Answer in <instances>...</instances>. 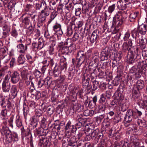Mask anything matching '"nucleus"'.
I'll return each mask as SVG.
<instances>
[{"label": "nucleus", "mask_w": 147, "mask_h": 147, "mask_svg": "<svg viewBox=\"0 0 147 147\" xmlns=\"http://www.w3.org/2000/svg\"><path fill=\"white\" fill-rule=\"evenodd\" d=\"M46 3L44 0H41L39 3H36L35 4V8L36 10H40L41 8L42 7H44L46 5Z\"/></svg>", "instance_id": "ea45409f"}, {"label": "nucleus", "mask_w": 147, "mask_h": 147, "mask_svg": "<svg viewBox=\"0 0 147 147\" xmlns=\"http://www.w3.org/2000/svg\"><path fill=\"white\" fill-rule=\"evenodd\" d=\"M3 43L2 42L0 41V55H1L3 57H0L1 58L3 59L7 55L8 49L6 47H2Z\"/></svg>", "instance_id": "b1692460"}, {"label": "nucleus", "mask_w": 147, "mask_h": 147, "mask_svg": "<svg viewBox=\"0 0 147 147\" xmlns=\"http://www.w3.org/2000/svg\"><path fill=\"white\" fill-rule=\"evenodd\" d=\"M11 95L13 96V98L16 97L18 92V90L16 85H13L10 89Z\"/></svg>", "instance_id": "79ce46f5"}, {"label": "nucleus", "mask_w": 147, "mask_h": 147, "mask_svg": "<svg viewBox=\"0 0 147 147\" xmlns=\"http://www.w3.org/2000/svg\"><path fill=\"white\" fill-rule=\"evenodd\" d=\"M3 108L4 109L1 111L0 115L1 117L4 119L7 116V112L8 111L7 110V109H6L5 108Z\"/></svg>", "instance_id": "69168bd1"}, {"label": "nucleus", "mask_w": 147, "mask_h": 147, "mask_svg": "<svg viewBox=\"0 0 147 147\" xmlns=\"http://www.w3.org/2000/svg\"><path fill=\"white\" fill-rule=\"evenodd\" d=\"M26 57L27 61L29 64H31L34 61V58L29 53H27L26 54Z\"/></svg>", "instance_id": "864d4df0"}, {"label": "nucleus", "mask_w": 147, "mask_h": 147, "mask_svg": "<svg viewBox=\"0 0 147 147\" xmlns=\"http://www.w3.org/2000/svg\"><path fill=\"white\" fill-rule=\"evenodd\" d=\"M70 91V96L73 98L74 100H72L71 101H74V102H76L77 99V94L76 91H75L74 90L69 89Z\"/></svg>", "instance_id": "de8ad7c7"}, {"label": "nucleus", "mask_w": 147, "mask_h": 147, "mask_svg": "<svg viewBox=\"0 0 147 147\" xmlns=\"http://www.w3.org/2000/svg\"><path fill=\"white\" fill-rule=\"evenodd\" d=\"M47 119V117L45 116V117H43L39 119V122L40 124L39 126L45 129H48L49 127L51 128L53 125L52 124L50 125V123L48 124Z\"/></svg>", "instance_id": "f8f14e48"}, {"label": "nucleus", "mask_w": 147, "mask_h": 147, "mask_svg": "<svg viewBox=\"0 0 147 147\" xmlns=\"http://www.w3.org/2000/svg\"><path fill=\"white\" fill-rule=\"evenodd\" d=\"M54 110L53 107L51 105H49L48 106H45L43 109L45 111H47V113L49 115H51L53 113Z\"/></svg>", "instance_id": "58836bf2"}, {"label": "nucleus", "mask_w": 147, "mask_h": 147, "mask_svg": "<svg viewBox=\"0 0 147 147\" xmlns=\"http://www.w3.org/2000/svg\"><path fill=\"white\" fill-rule=\"evenodd\" d=\"M144 83V81L143 80H138L136 83V86L134 88L141 91L145 87Z\"/></svg>", "instance_id": "393cba45"}, {"label": "nucleus", "mask_w": 147, "mask_h": 147, "mask_svg": "<svg viewBox=\"0 0 147 147\" xmlns=\"http://www.w3.org/2000/svg\"><path fill=\"white\" fill-rule=\"evenodd\" d=\"M28 16H26L22 18V22L24 28H28L32 26V23Z\"/></svg>", "instance_id": "bb28decb"}, {"label": "nucleus", "mask_w": 147, "mask_h": 147, "mask_svg": "<svg viewBox=\"0 0 147 147\" xmlns=\"http://www.w3.org/2000/svg\"><path fill=\"white\" fill-rule=\"evenodd\" d=\"M107 119L111 120L112 119L113 117H114L115 115V114L114 112L113 111H110L107 114Z\"/></svg>", "instance_id": "e2e57ef3"}, {"label": "nucleus", "mask_w": 147, "mask_h": 147, "mask_svg": "<svg viewBox=\"0 0 147 147\" xmlns=\"http://www.w3.org/2000/svg\"><path fill=\"white\" fill-rule=\"evenodd\" d=\"M122 49L124 52L127 51L128 52H130V51H132V50L134 51L135 50V51L139 50L138 48L136 46H133L132 48H131L127 45V43L126 44L124 43H123V45Z\"/></svg>", "instance_id": "7c9ffc66"}, {"label": "nucleus", "mask_w": 147, "mask_h": 147, "mask_svg": "<svg viewBox=\"0 0 147 147\" xmlns=\"http://www.w3.org/2000/svg\"><path fill=\"white\" fill-rule=\"evenodd\" d=\"M39 119L36 117H32L30 119L29 126L31 127V130L36 128L38 125Z\"/></svg>", "instance_id": "4be33fe9"}, {"label": "nucleus", "mask_w": 147, "mask_h": 147, "mask_svg": "<svg viewBox=\"0 0 147 147\" xmlns=\"http://www.w3.org/2000/svg\"><path fill=\"white\" fill-rule=\"evenodd\" d=\"M32 73L36 78H40L42 75V73L36 69L33 71Z\"/></svg>", "instance_id": "0e129e2a"}, {"label": "nucleus", "mask_w": 147, "mask_h": 147, "mask_svg": "<svg viewBox=\"0 0 147 147\" xmlns=\"http://www.w3.org/2000/svg\"><path fill=\"white\" fill-rule=\"evenodd\" d=\"M57 14L58 12L56 11H54L51 13L50 16V18L48 22V24H50L52 22L57 16Z\"/></svg>", "instance_id": "603ef678"}, {"label": "nucleus", "mask_w": 147, "mask_h": 147, "mask_svg": "<svg viewBox=\"0 0 147 147\" xmlns=\"http://www.w3.org/2000/svg\"><path fill=\"white\" fill-rule=\"evenodd\" d=\"M73 25V24L71 22H70L69 25L68 26H67V35L68 36H70L73 33V31L72 28V26Z\"/></svg>", "instance_id": "8fccbe9b"}, {"label": "nucleus", "mask_w": 147, "mask_h": 147, "mask_svg": "<svg viewBox=\"0 0 147 147\" xmlns=\"http://www.w3.org/2000/svg\"><path fill=\"white\" fill-rule=\"evenodd\" d=\"M87 132L89 133L88 134H87L85 136H84V139L85 141H90L91 139H94L95 134L97 133V131H93V130L88 127L86 130Z\"/></svg>", "instance_id": "dca6fc26"}, {"label": "nucleus", "mask_w": 147, "mask_h": 147, "mask_svg": "<svg viewBox=\"0 0 147 147\" xmlns=\"http://www.w3.org/2000/svg\"><path fill=\"white\" fill-rule=\"evenodd\" d=\"M58 78L56 80V83L58 88L61 87L63 85V83L65 82V76L61 75L59 76Z\"/></svg>", "instance_id": "cd10ccee"}, {"label": "nucleus", "mask_w": 147, "mask_h": 147, "mask_svg": "<svg viewBox=\"0 0 147 147\" xmlns=\"http://www.w3.org/2000/svg\"><path fill=\"white\" fill-rule=\"evenodd\" d=\"M20 74L17 71L11 73L10 75L11 81L13 84L17 83L20 79Z\"/></svg>", "instance_id": "f3484780"}, {"label": "nucleus", "mask_w": 147, "mask_h": 147, "mask_svg": "<svg viewBox=\"0 0 147 147\" xmlns=\"http://www.w3.org/2000/svg\"><path fill=\"white\" fill-rule=\"evenodd\" d=\"M127 80H125V83L126 85L129 86H131V82H132L135 79L137 80L140 78L141 77V73L138 71L135 74L129 75H127Z\"/></svg>", "instance_id": "9b49d317"}, {"label": "nucleus", "mask_w": 147, "mask_h": 147, "mask_svg": "<svg viewBox=\"0 0 147 147\" xmlns=\"http://www.w3.org/2000/svg\"><path fill=\"white\" fill-rule=\"evenodd\" d=\"M131 141L130 147H140V142L138 139L135 136H131L130 138Z\"/></svg>", "instance_id": "412c9836"}, {"label": "nucleus", "mask_w": 147, "mask_h": 147, "mask_svg": "<svg viewBox=\"0 0 147 147\" xmlns=\"http://www.w3.org/2000/svg\"><path fill=\"white\" fill-rule=\"evenodd\" d=\"M11 34L12 37L16 38L18 36V32L15 27H13L11 32Z\"/></svg>", "instance_id": "3c124183"}, {"label": "nucleus", "mask_w": 147, "mask_h": 147, "mask_svg": "<svg viewBox=\"0 0 147 147\" xmlns=\"http://www.w3.org/2000/svg\"><path fill=\"white\" fill-rule=\"evenodd\" d=\"M112 93L110 90L107 91L105 93H103L100 95L98 100L99 105L98 109L96 110L97 113H105L106 109L109 106L108 100L111 98Z\"/></svg>", "instance_id": "7ed1b4c3"}, {"label": "nucleus", "mask_w": 147, "mask_h": 147, "mask_svg": "<svg viewBox=\"0 0 147 147\" xmlns=\"http://www.w3.org/2000/svg\"><path fill=\"white\" fill-rule=\"evenodd\" d=\"M46 18L45 16H40L38 17V19L37 26L38 28H40L41 26H44L45 24V22Z\"/></svg>", "instance_id": "72a5a7b5"}, {"label": "nucleus", "mask_w": 147, "mask_h": 147, "mask_svg": "<svg viewBox=\"0 0 147 147\" xmlns=\"http://www.w3.org/2000/svg\"><path fill=\"white\" fill-rule=\"evenodd\" d=\"M25 58L24 56V55L21 54L18 57V62L19 64H23L25 62Z\"/></svg>", "instance_id": "338daca9"}, {"label": "nucleus", "mask_w": 147, "mask_h": 147, "mask_svg": "<svg viewBox=\"0 0 147 147\" xmlns=\"http://www.w3.org/2000/svg\"><path fill=\"white\" fill-rule=\"evenodd\" d=\"M45 80L46 88H48L49 86H50V84H51V82L52 80L50 77H47Z\"/></svg>", "instance_id": "774afa93"}, {"label": "nucleus", "mask_w": 147, "mask_h": 147, "mask_svg": "<svg viewBox=\"0 0 147 147\" xmlns=\"http://www.w3.org/2000/svg\"><path fill=\"white\" fill-rule=\"evenodd\" d=\"M15 123L17 127L20 129H22L24 127L22 123V120L19 115H17L16 118Z\"/></svg>", "instance_id": "a19ab883"}, {"label": "nucleus", "mask_w": 147, "mask_h": 147, "mask_svg": "<svg viewBox=\"0 0 147 147\" xmlns=\"http://www.w3.org/2000/svg\"><path fill=\"white\" fill-rule=\"evenodd\" d=\"M67 141L68 142L67 145L70 146H74L77 143L75 136L73 135L71 136L69 138L68 137Z\"/></svg>", "instance_id": "c85d7f7f"}, {"label": "nucleus", "mask_w": 147, "mask_h": 147, "mask_svg": "<svg viewBox=\"0 0 147 147\" xmlns=\"http://www.w3.org/2000/svg\"><path fill=\"white\" fill-rule=\"evenodd\" d=\"M35 114L34 115L32 116V117H36L38 119H39L40 118L43 117L42 116V114L41 112V111L40 110L36 109L35 110Z\"/></svg>", "instance_id": "680f3d73"}, {"label": "nucleus", "mask_w": 147, "mask_h": 147, "mask_svg": "<svg viewBox=\"0 0 147 147\" xmlns=\"http://www.w3.org/2000/svg\"><path fill=\"white\" fill-rule=\"evenodd\" d=\"M139 46L141 49H145L146 47V43L144 42L143 38L139 39Z\"/></svg>", "instance_id": "6e6d98bb"}, {"label": "nucleus", "mask_w": 147, "mask_h": 147, "mask_svg": "<svg viewBox=\"0 0 147 147\" xmlns=\"http://www.w3.org/2000/svg\"><path fill=\"white\" fill-rule=\"evenodd\" d=\"M11 88L10 83L2 82V89L3 92L8 93Z\"/></svg>", "instance_id": "c9c22d12"}, {"label": "nucleus", "mask_w": 147, "mask_h": 147, "mask_svg": "<svg viewBox=\"0 0 147 147\" xmlns=\"http://www.w3.org/2000/svg\"><path fill=\"white\" fill-rule=\"evenodd\" d=\"M120 6L118 5L117 7L120 10L122 11H118V13L114 16L113 17L112 24V26L114 28V29L118 30L119 28L121 27L125 21V18L124 17V14H127L123 10H125L127 7V5L128 4L123 3L120 2Z\"/></svg>", "instance_id": "f257e3e1"}, {"label": "nucleus", "mask_w": 147, "mask_h": 147, "mask_svg": "<svg viewBox=\"0 0 147 147\" xmlns=\"http://www.w3.org/2000/svg\"><path fill=\"white\" fill-rule=\"evenodd\" d=\"M82 77V84L83 86H86L88 89H91L92 86L90 84V78L88 76L83 75L81 76Z\"/></svg>", "instance_id": "2eb2a0df"}, {"label": "nucleus", "mask_w": 147, "mask_h": 147, "mask_svg": "<svg viewBox=\"0 0 147 147\" xmlns=\"http://www.w3.org/2000/svg\"><path fill=\"white\" fill-rule=\"evenodd\" d=\"M21 130L22 137H25L28 140L32 138L31 131L29 128H27L25 129L24 127H22Z\"/></svg>", "instance_id": "a211bd4d"}, {"label": "nucleus", "mask_w": 147, "mask_h": 147, "mask_svg": "<svg viewBox=\"0 0 147 147\" xmlns=\"http://www.w3.org/2000/svg\"><path fill=\"white\" fill-rule=\"evenodd\" d=\"M87 119L86 118L84 117V116L82 114L78 115L76 118V121L78 122L84 126H85L86 129L88 127H87L88 125H85L86 123V122Z\"/></svg>", "instance_id": "5701e85b"}, {"label": "nucleus", "mask_w": 147, "mask_h": 147, "mask_svg": "<svg viewBox=\"0 0 147 147\" xmlns=\"http://www.w3.org/2000/svg\"><path fill=\"white\" fill-rule=\"evenodd\" d=\"M80 2L82 6V12L83 13H86L89 11V5L86 2V0H81Z\"/></svg>", "instance_id": "473e14b6"}, {"label": "nucleus", "mask_w": 147, "mask_h": 147, "mask_svg": "<svg viewBox=\"0 0 147 147\" xmlns=\"http://www.w3.org/2000/svg\"><path fill=\"white\" fill-rule=\"evenodd\" d=\"M95 64L91 60L89 63L88 68L90 73L92 74H94L96 72V65L94 67V65Z\"/></svg>", "instance_id": "e433bc0d"}, {"label": "nucleus", "mask_w": 147, "mask_h": 147, "mask_svg": "<svg viewBox=\"0 0 147 147\" xmlns=\"http://www.w3.org/2000/svg\"><path fill=\"white\" fill-rule=\"evenodd\" d=\"M56 3L54 1H51L49 2L48 7L50 10H53L56 8Z\"/></svg>", "instance_id": "052dcab7"}, {"label": "nucleus", "mask_w": 147, "mask_h": 147, "mask_svg": "<svg viewBox=\"0 0 147 147\" xmlns=\"http://www.w3.org/2000/svg\"><path fill=\"white\" fill-rule=\"evenodd\" d=\"M7 101L6 100L5 98L1 96L0 97V106L2 108H6V105L5 104H6Z\"/></svg>", "instance_id": "13d9d810"}, {"label": "nucleus", "mask_w": 147, "mask_h": 147, "mask_svg": "<svg viewBox=\"0 0 147 147\" xmlns=\"http://www.w3.org/2000/svg\"><path fill=\"white\" fill-rule=\"evenodd\" d=\"M123 54L121 51H119L116 53H112L110 54L109 58L112 60L119 61L123 56Z\"/></svg>", "instance_id": "6ab92c4d"}, {"label": "nucleus", "mask_w": 147, "mask_h": 147, "mask_svg": "<svg viewBox=\"0 0 147 147\" xmlns=\"http://www.w3.org/2000/svg\"><path fill=\"white\" fill-rule=\"evenodd\" d=\"M71 104L73 105V109L74 111H76L79 110L81 107V105L80 104L76 103L75 102H74V101H71Z\"/></svg>", "instance_id": "5fc2aeb1"}, {"label": "nucleus", "mask_w": 147, "mask_h": 147, "mask_svg": "<svg viewBox=\"0 0 147 147\" xmlns=\"http://www.w3.org/2000/svg\"><path fill=\"white\" fill-rule=\"evenodd\" d=\"M43 136L48 135L46 137H39V142L38 147H49L51 144V138L54 139L56 137V135L53 132L43 129Z\"/></svg>", "instance_id": "20e7f679"}, {"label": "nucleus", "mask_w": 147, "mask_h": 147, "mask_svg": "<svg viewBox=\"0 0 147 147\" xmlns=\"http://www.w3.org/2000/svg\"><path fill=\"white\" fill-rule=\"evenodd\" d=\"M140 91H139L138 90L134 88L132 90V95L131 98L132 101L137 103L141 100V98L140 96Z\"/></svg>", "instance_id": "4468645a"}, {"label": "nucleus", "mask_w": 147, "mask_h": 147, "mask_svg": "<svg viewBox=\"0 0 147 147\" xmlns=\"http://www.w3.org/2000/svg\"><path fill=\"white\" fill-rule=\"evenodd\" d=\"M147 63V59L146 61H142L140 62V60L138 62V65L140 66L138 68V71L140 73H142L143 71L145 69H147L146 67H147L146 63Z\"/></svg>", "instance_id": "a878e982"}, {"label": "nucleus", "mask_w": 147, "mask_h": 147, "mask_svg": "<svg viewBox=\"0 0 147 147\" xmlns=\"http://www.w3.org/2000/svg\"><path fill=\"white\" fill-rule=\"evenodd\" d=\"M138 12H136L131 13L129 16V20L131 22H134L136 19V18L138 16Z\"/></svg>", "instance_id": "c03bdc74"}, {"label": "nucleus", "mask_w": 147, "mask_h": 147, "mask_svg": "<svg viewBox=\"0 0 147 147\" xmlns=\"http://www.w3.org/2000/svg\"><path fill=\"white\" fill-rule=\"evenodd\" d=\"M45 46L42 39L39 38L38 40V42L34 41L32 44L31 49L32 50L35 52L38 50L41 49Z\"/></svg>", "instance_id": "1a4fd4ad"}, {"label": "nucleus", "mask_w": 147, "mask_h": 147, "mask_svg": "<svg viewBox=\"0 0 147 147\" xmlns=\"http://www.w3.org/2000/svg\"><path fill=\"white\" fill-rule=\"evenodd\" d=\"M97 131V133L96 134H95V136L94 137V139L95 138H97V139H98V141H99V142L102 143V142H104V140L103 139H102L103 137L101 135H100L98 134V132H99V130L98 129H96L94 130H93V131ZM102 144V143H101Z\"/></svg>", "instance_id": "37998d69"}, {"label": "nucleus", "mask_w": 147, "mask_h": 147, "mask_svg": "<svg viewBox=\"0 0 147 147\" xmlns=\"http://www.w3.org/2000/svg\"><path fill=\"white\" fill-rule=\"evenodd\" d=\"M123 87L122 86L120 85L115 93V98L121 102L123 99Z\"/></svg>", "instance_id": "ddd939ff"}, {"label": "nucleus", "mask_w": 147, "mask_h": 147, "mask_svg": "<svg viewBox=\"0 0 147 147\" xmlns=\"http://www.w3.org/2000/svg\"><path fill=\"white\" fill-rule=\"evenodd\" d=\"M59 50L62 54L68 55L69 53H71V51L69 50V47L67 46L61 45H59Z\"/></svg>", "instance_id": "c756f323"}, {"label": "nucleus", "mask_w": 147, "mask_h": 147, "mask_svg": "<svg viewBox=\"0 0 147 147\" xmlns=\"http://www.w3.org/2000/svg\"><path fill=\"white\" fill-rule=\"evenodd\" d=\"M30 42L28 43L25 42V45L22 44H19L16 46L17 48L19 50V52L21 53H24L27 51L28 46L30 44Z\"/></svg>", "instance_id": "aec40b11"}, {"label": "nucleus", "mask_w": 147, "mask_h": 147, "mask_svg": "<svg viewBox=\"0 0 147 147\" xmlns=\"http://www.w3.org/2000/svg\"><path fill=\"white\" fill-rule=\"evenodd\" d=\"M84 131H80L78 132V134L75 136V138L77 140V142L79 140H82V138L84 136L85 134L84 133Z\"/></svg>", "instance_id": "49530a36"}, {"label": "nucleus", "mask_w": 147, "mask_h": 147, "mask_svg": "<svg viewBox=\"0 0 147 147\" xmlns=\"http://www.w3.org/2000/svg\"><path fill=\"white\" fill-rule=\"evenodd\" d=\"M94 114V111L92 110L86 109L84 112V115L86 116H92Z\"/></svg>", "instance_id": "09e8293b"}, {"label": "nucleus", "mask_w": 147, "mask_h": 147, "mask_svg": "<svg viewBox=\"0 0 147 147\" xmlns=\"http://www.w3.org/2000/svg\"><path fill=\"white\" fill-rule=\"evenodd\" d=\"M147 26V25L144 24L138 26L136 28H135L131 31V36L136 40L140 36L145 35L146 32Z\"/></svg>", "instance_id": "6e6552de"}, {"label": "nucleus", "mask_w": 147, "mask_h": 147, "mask_svg": "<svg viewBox=\"0 0 147 147\" xmlns=\"http://www.w3.org/2000/svg\"><path fill=\"white\" fill-rule=\"evenodd\" d=\"M137 103L138 105L143 109L146 108L147 107V101L146 100H140Z\"/></svg>", "instance_id": "a18cd8bd"}, {"label": "nucleus", "mask_w": 147, "mask_h": 147, "mask_svg": "<svg viewBox=\"0 0 147 147\" xmlns=\"http://www.w3.org/2000/svg\"><path fill=\"white\" fill-rule=\"evenodd\" d=\"M37 86L38 88H46L45 80L40 79L37 82Z\"/></svg>", "instance_id": "4d7b16f0"}, {"label": "nucleus", "mask_w": 147, "mask_h": 147, "mask_svg": "<svg viewBox=\"0 0 147 147\" xmlns=\"http://www.w3.org/2000/svg\"><path fill=\"white\" fill-rule=\"evenodd\" d=\"M43 128L40 126L37 128H36L33 131L34 135L35 137L37 136L38 137L43 136Z\"/></svg>", "instance_id": "f704fd0d"}, {"label": "nucleus", "mask_w": 147, "mask_h": 147, "mask_svg": "<svg viewBox=\"0 0 147 147\" xmlns=\"http://www.w3.org/2000/svg\"><path fill=\"white\" fill-rule=\"evenodd\" d=\"M99 31L96 30L93 31L91 35L88 36L87 38L88 40L90 41L91 44H93L94 42H96V43L99 39Z\"/></svg>", "instance_id": "9d476101"}, {"label": "nucleus", "mask_w": 147, "mask_h": 147, "mask_svg": "<svg viewBox=\"0 0 147 147\" xmlns=\"http://www.w3.org/2000/svg\"><path fill=\"white\" fill-rule=\"evenodd\" d=\"M110 54L109 51L104 49L100 53V58L102 61L107 60L109 57Z\"/></svg>", "instance_id": "2f4dec72"}, {"label": "nucleus", "mask_w": 147, "mask_h": 147, "mask_svg": "<svg viewBox=\"0 0 147 147\" xmlns=\"http://www.w3.org/2000/svg\"><path fill=\"white\" fill-rule=\"evenodd\" d=\"M138 50H132L128 52L126 57V62L129 64L132 65L136 64L137 61L141 59L140 55L138 54Z\"/></svg>", "instance_id": "0eeeda50"}, {"label": "nucleus", "mask_w": 147, "mask_h": 147, "mask_svg": "<svg viewBox=\"0 0 147 147\" xmlns=\"http://www.w3.org/2000/svg\"><path fill=\"white\" fill-rule=\"evenodd\" d=\"M60 72L58 69L57 63L55 64L53 72L51 73V76L55 78L58 77L60 76Z\"/></svg>", "instance_id": "4c0bfd02"}, {"label": "nucleus", "mask_w": 147, "mask_h": 147, "mask_svg": "<svg viewBox=\"0 0 147 147\" xmlns=\"http://www.w3.org/2000/svg\"><path fill=\"white\" fill-rule=\"evenodd\" d=\"M142 114V112L141 111L136 109L128 110L124 119L125 125L127 127L130 125L133 119L138 118L139 117H140Z\"/></svg>", "instance_id": "39448f33"}, {"label": "nucleus", "mask_w": 147, "mask_h": 147, "mask_svg": "<svg viewBox=\"0 0 147 147\" xmlns=\"http://www.w3.org/2000/svg\"><path fill=\"white\" fill-rule=\"evenodd\" d=\"M1 134L5 136V140L8 143L17 142L19 140L18 134L16 132H11L9 128L5 126H3L1 130Z\"/></svg>", "instance_id": "423d86ee"}, {"label": "nucleus", "mask_w": 147, "mask_h": 147, "mask_svg": "<svg viewBox=\"0 0 147 147\" xmlns=\"http://www.w3.org/2000/svg\"><path fill=\"white\" fill-rule=\"evenodd\" d=\"M121 102V101H120L119 100L116 99L115 97L114 99L110 103V105L112 106L116 107V105H120Z\"/></svg>", "instance_id": "bf43d9fd"}, {"label": "nucleus", "mask_w": 147, "mask_h": 147, "mask_svg": "<svg viewBox=\"0 0 147 147\" xmlns=\"http://www.w3.org/2000/svg\"><path fill=\"white\" fill-rule=\"evenodd\" d=\"M92 51L89 50L87 52L80 50L77 52L76 59L73 58L72 60V63L74 67H79L83 63L88 64L90 61L89 57L91 54Z\"/></svg>", "instance_id": "f03ea898"}]
</instances>
